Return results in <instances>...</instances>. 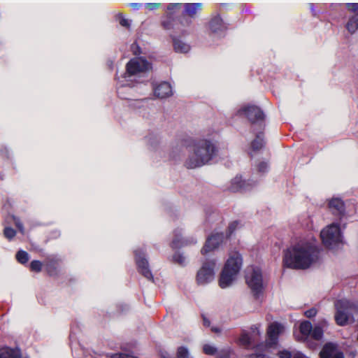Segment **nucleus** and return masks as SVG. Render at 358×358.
I'll return each instance as SVG.
<instances>
[{"label": "nucleus", "instance_id": "aec40b11", "mask_svg": "<svg viewBox=\"0 0 358 358\" xmlns=\"http://www.w3.org/2000/svg\"><path fill=\"white\" fill-rule=\"evenodd\" d=\"M248 188V183L243 181L241 176L235 177L231 182L230 189L233 192H236L240 189H246Z\"/></svg>", "mask_w": 358, "mask_h": 358}, {"label": "nucleus", "instance_id": "a18cd8bd", "mask_svg": "<svg viewBox=\"0 0 358 358\" xmlns=\"http://www.w3.org/2000/svg\"><path fill=\"white\" fill-rule=\"evenodd\" d=\"M259 328H260V326H257V325L253 326V327L251 328L252 333H253L254 334H255V335L260 336V335H261V334H262V332H261V331H260V329H259Z\"/></svg>", "mask_w": 358, "mask_h": 358}, {"label": "nucleus", "instance_id": "7c9ffc66", "mask_svg": "<svg viewBox=\"0 0 358 358\" xmlns=\"http://www.w3.org/2000/svg\"><path fill=\"white\" fill-rule=\"evenodd\" d=\"M232 350L230 348H225L220 350H217L215 358H229Z\"/></svg>", "mask_w": 358, "mask_h": 358}, {"label": "nucleus", "instance_id": "8fccbe9b", "mask_svg": "<svg viewBox=\"0 0 358 358\" xmlns=\"http://www.w3.org/2000/svg\"><path fill=\"white\" fill-rule=\"evenodd\" d=\"M161 358H170V357H169V354L167 352H164L161 353Z\"/></svg>", "mask_w": 358, "mask_h": 358}, {"label": "nucleus", "instance_id": "393cba45", "mask_svg": "<svg viewBox=\"0 0 358 358\" xmlns=\"http://www.w3.org/2000/svg\"><path fill=\"white\" fill-rule=\"evenodd\" d=\"M173 47L176 52L180 53H186L190 49V46L187 43L176 38H173Z\"/></svg>", "mask_w": 358, "mask_h": 358}, {"label": "nucleus", "instance_id": "f257e3e1", "mask_svg": "<svg viewBox=\"0 0 358 358\" xmlns=\"http://www.w3.org/2000/svg\"><path fill=\"white\" fill-rule=\"evenodd\" d=\"M316 240L311 237L299 240L285 252V265L294 269H307L319 259L320 250Z\"/></svg>", "mask_w": 358, "mask_h": 358}, {"label": "nucleus", "instance_id": "9d476101", "mask_svg": "<svg viewBox=\"0 0 358 358\" xmlns=\"http://www.w3.org/2000/svg\"><path fill=\"white\" fill-rule=\"evenodd\" d=\"M238 113L240 115H245L252 124H259L260 126L263 124L264 114L259 107L255 106H243L238 111Z\"/></svg>", "mask_w": 358, "mask_h": 358}, {"label": "nucleus", "instance_id": "0eeeda50", "mask_svg": "<svg viewBox=\"0 0 358 358\" xmlns=\"http://www.w3.org/2000/svg\"><path fill=\"white\" fill-rule=\"evenodd\" d=\"M151 69V64L143 57L133 58L127 64V71L124 73V78L130 80L132 76L146 72Z\"/></svg>", "mask_w": 358, "mask_h": 358}, {"label": "nucleus", "instance_id": "c9c22d12", "mask_svg": "<svg viewBox=\"0 0 358 358\" xmlns=\"http://www.w3.org/2000/svg\"><path fill=\"white\" fill-rule=\"evenodd\" d=\"M31 270L36 272H39L42 268V264L40 261L34 260L30 264Z\"/></svg>", "mask_w": 358, "mask_h": 358}, {"label": "nucleus", "instance_id": "473e14b6", "mask_svg": "<svg viewBox=\"0 0 358 358\" xmlns=\"http://www.w3.org/2000/svg\"><path fill=\"white\" fill-rule=\"evenodd\" d=\"M203 351L206 355L215 356L217 352V348L211 345L206 344L203 347Z\"/></svg>", "mask_w": 358, "mask_h": 358}, {"label": "nucleus", "instance_id": "cd10ccee", "mask_svg": "<svg viewBox=\"0 0 358 358\" xmlns=\"http://www.w3.org/2000/svg\"><path fill=\"white\" fill-rule=\"evenodd\" d=\"M252 341L251 336L245 331H243L241 337L238 339V343L241 345L244 346L246 348H248L251 345Z\"/></svg>", "mask_w": 358, "mask_h": 358}, {"label": "nucleus", "instance_id": "864d4df0", "mask_svg": "<svg viewBox=\"0 0 358 358\" xmlns=\"http://www.w3.org/2000/svg\"><path fill=\"white\" fill-rule=\"evenodd\" d=\"M323 323H324V325H326L327 324V321H324Z\"/></svg>", "mask_w": 358, "mask_h": 358}, {"label": "nucleus", "instance_id": "3c124183", "mask_svg": "<svg viewBox=\"0 0 358 358\" xmlns=\"http://www.w3.org/2000/svg\"><path fill=\"white\" fill-rule=\"evenodd\" d=\"M203 324L206 326H208L210 324V322L208 320H206V318H203Z\"/></svg>", "mask_w": 358, "mask_h": 358}, {"label": "nucleus", "instance_id": "f3484780", "mask_svg": "<svg viewBox=\"0 0 358 358\" xmlns=\"http://www.w3.org/2000/svg\"><path fill=\"white\" fill-rule=\"evenodd\" d=\"M209 28L213 33H221L226 30L227 26L220 16H215L209 22Z\"/></svg>", "mask_w": 358, "mask_h": 358}, {"label": "nucleus", "instance_id": "1a4fd4ad", "mask_svg": "<svg viewBox=\"0 0 358 358\" xmlns=\"http://www.w3.org/2000/svg\"><path fill=\"white\" fill-rule=\"evenodd\" d=\"M285 331V326L279 322L271 323L267 329L268 340L265 344L259 345L258 348H273L278 341V336Z\"/></svg>", "mask_w": 358, "mask_h": 358}, {"label": "nucleus", "instance_id": "58836bf2", "mask_svg": "<svg viewBox=\"0 0 358 358\" xmlns=\"http://www.w3.org/2000/svg\"><path fill=\"white\" fill-rule=\"evenodd\" d=\"M268 164L266 162H260L257 165V171L259 173H264L268 171Z\"/></svg>", "mask_w": 358, "mask_h": 358}, {"label": "nucleus", "instance_id": "6e6552de", "mask_svg": "<svg viewBox=\"0 0 358 358\" xmlns=\"http://www.w3.org/2000/svg\"><path fill=\"white\" fill-rule=\"evenodd\" d=\"M215 266L216 262L215 260L206 261L202 264L196 276L198 285H204L214 280Z\"/></svg>", "mask_w": 358, "mask_h": 358}, {"label": "nucleus", "instance_id": "4be33fe9", "mask_svg": "<svg viewBox=\"0 0 358 358\" xmlns=\"http://www.w3.org/2000/svg\"><path fill=\"white\" fill-rule=\"evenodd\" d=\"M163 27L166 30L175 29L178 25V20L171 14H168L162 22Z\"/></svg>", "mask_w": 358, "mask_h": 358}, {"label": "nucleus", "instance_id": "6ab92c4d", "mask_svg": "<svg viewBox=\"0 0 358 358\" xmlns=\"http://www.w3.org/2000/svg\"><path fill=\"white\" fill-rule=\"evenodd\" d=\"M0 358H22V357L18 349L6 347L0 348Z\"/></svg>", "mask_w": 358, "mask_h": 358}, {"label": "nucleus", "instance_id": "72a5a7b5", "mask_svg": "<svg viewBox=\"0 0 358 358\" xmlns=\"http://www.w3.org/2000/svg\"><path fill=\"white\" fill-rule=\"evenodd\" d=\"M173 260L174 262L183 266L186 264V258L180 253H176L173 256Z\"/></svg>", "mask_w": 358, "mask_h": 358}, {"label": "nucleus", "instance_id": "e433bc0d", "mask_svg": "<svg viewBox=\"0 0 358 358\" xmlns=\"http://www.w3.org/2000/svg\"><path fill=\"white\" fill-rule=\"evenodd\" d=\"M270 348H266V347H262V348H258V346L257 347V352L255 353V354H252L250 356V358H265V355L262 354V353H259L257 352L258 350H264V351L267 352L268 350Z\"/></svg>", "mask_w": 358, "mask_h": 358}, {"label": "nucleus", "instance_id": "f03ea898", "mask_svg": "<svg viewBox=\"0 0 358 358\" xmlns=\"http://www.w3.org/2000/svg\"><path fill=\"white\" fill-rule=\"evenodd\" d=\"M217 148L208 139L196 140L189 146V155L185 166L187 169L201 167L208 163L216 155Z\"/></svg>", "mask_w": 358, "mask_h": 358}, {"label": "nucleus", "instance_id": "423d86ee", "mask_svg": "<svg viewBox=\"0 0 358 358\" xmlns=\"http://www.w3.org/2000/svg\"><path fill=\"white\" fill-rule=\"evenodd\" d=\"M245 280L254 296L259 299L264 290L262 270L258 266L248 267L245 271Z\"/></svg>", "mask_w": 358, "mask_h": 358}, {"label": "nucleus", "instance_id": "f704fd0d", "mask_svg": "<svg viewBox=\"0 0 358 358\" xmlns=\"http://www.w3.org/2000/svg\"><path fill=\"white\" fill-rule=\"evenodd\" d=\"M3 234L6 238L10 240L15 236L16 232L13 229L10 227H6L4 229Z\"/></svg>", "mask_w": 358, "mask_h": 358}, {"label": "nucleus", "instance_id": "4c0bfd02", "mask_svg": "<svg viewBox=\"0 0 358 358\" xmlns=\"http://www.w3.org/2000/svg\"><path fill=\"white\" fill-rule=\"evenodd\" d=\"M345 6L350 11L358 14V3H347Z\"/></svg>", "mask_w": 358, "mask_h": 358}, {"label": "nucleus", "instance_id": "412c9836", "mask_svg": "<svg viewBox=\"0 0 358 358\" xmlns=\"http://www.w3.org/2000/svg\"><path fill=\"white\" fill-rule=\"evenodd\" d=\"M345 29L350 34H354L358 30V16L353 15L349 17L346 24Z\"/></svg>", "mask_w": 358, "mask_h": 358}, {"label": "nucleus", "instance_id": "ddd939ff", "mask_svg": "<svg viewBox=\"0 0 358 358\" xmlns=\"http://www.w3.org/2000/svg\"><path fill=\"white\" fill-rule=\"evenodd\" d=\"M320 358H344L343 352L338 345L333 343H326L320 352Z\"/></svg>", "mask_w": 358, "mask_h": 358}, {"label": "nucleus", "instance_id": "b1692460", "mask_svg": "<svg viewBox=\"0 0 358 358\" xmlns=\"http://www.w3.org/2000/svg\"><path fill=\"white\" fill-rule=\"evenodd\" d=\"M264 143L263 134L259 132L257 134L256 138L251 143L252 150L249 152L250 155H252V151L255 152L262 149L264 146Z\"/></svg>", "mask_w": 358, "mask_h": 358}, {"label": "nucleus", "instance_id": "a211bd4d", "mask_svg": "<svg viewBox=\"0 0 358 358\" xmlns=\"http://www.w3.org/2000/svg\"><path fill=\"white\" fill-rule=\"evenodd\" d=\"M202 7L201 3H186L184 4V13L190 17H194Z\"/></svg>", "mask_w": 358, "mask_h": 358}, {"label": "nucleus", "instance_id": "37998d69", "mask_svg": "<svg viewBox=\"0 0 358 358\" xmlns=\"http://www.w3.org/2000/svg\"><path fill=\"white\" fill-rule=\"evenodd\" d=\"M120 24L124 27L129 28L131 25V22L128 19H125L124 17H122L120 20Z\"/></svg>", "mask_w": 358, "mask_h": 358}, {"label": "nucleus", "instance_id": "2eb2a0df", "mask_svg": "<svg viewBox=\"0 0 358 358\" xmlns=\"http://www.w3.org/2000/svg\"><path fill=\"white\" fill-rule=\"evenodd\" d=\"M173 239L171 242V247L173 248H178L186 245L194 244L196 243V240L194 238L183 239L181 237V231L180 229H176L173 231Z\"/></svg>", "mask_w": 358, "mask_h": 358}, {"label": "nucleus", "instance_id": "7ed1b4c3", "mask_svg": "<svg viewBox=\"0 0 358 358\" xmlns=\"http://www.w3.org/2000/svg\"><path fill=\"white\" fill-rule=\"evenodd\" d=\"M242 264L243 259L238 252H233L229 255L219 279L221 288H227L232 284L241 271Z\"/></svg>", "mask_w": 358, "mask_h": 358}, {"label": "nucleus", "instance_id": "9b49d317", "mask_svg": "<svg viewBox=\"0 0 358 358\" xmlns=\"http://www.w3.org/2000/svg\"><path fill=\"white\" fill-rule=\"evenodd\" d=\"M136 262L138 271L147 279L152 280L153 275L148 266V260L144 257V252L140 250L134 251Z\"/></svg>", "mask_w": 358, "mask_h": 358}, {"label": "nucleus", "instance_id": "de8ad7c7", "mask_svg": "<svg viewBox=\"0 0 358 358\" xmlns=\"http://www.w3.org/2000/svg\"><path fill=\"white\" fill-rule=\"evenodd\" d=\"M181 4L180 3H171L169 6V8L168 9L170 10L171 8H178V7H180Z\"/></svg>", "mask_w": 358, "mask_h": 358}, {"label": "nucleus", "instance_id": "a19ab883", "mask_svg": "<svg viewBox=\"0 0 358 358\" xmlns=\"http://www.w3.org/2000/svg\"><path fill=\"white\" fill-rule=\"evenodd\" d=\"M317 310L315 308H312L304 313V315L309 318L313 317L317 315Z\"/></svg>", "mask_w": 358, "mask_h": 358}, {"label": "nucleus", "instance_id": "bb28decb", "mask_svg": "<svg viewBox=\"0 0 358 358\" xmlns=\"http://www.w3.org/2000/svg\"><path fill=\"white\" fill-rule=\"evenodd\" d=\"M278 355L280 358H306L305 355L301 352H296L292 354L288 350L280 351Z\"/></svg>", "mask_w": 358, "mask_h": 358}, {"label": "nucleus", "instance_id": "20e7f679", "mask_svg": "<svg viewBox=\"0 0 358 358\" xmlns=\"http://www.w3.org/2000/svg\"><path fill=\"white\" fill-rule=\"evenodd\" d=\"M336 313L335 320L339 326H345L354 322L353 313L356 310V305L347 299H341L335 302Z\"/></svg>", "mask_w": 358, "mask_h": 358}, {"label": "nucleus", "instance_id": "f8f14e48", "mask_svg": "<svg viewBox=\"0 0 358 358\" xmlns=\"http://www.w3.org/2000/svg\"><path fill=\"white\" fill-rule=\"evenodd\" d=\"M328 207L331 213L340 220L345 216V206L343 201L339 197H333L329 200Z\"/></svg>", "mask_w": 358, "mask_h": 358}, {"label": "nucleus", "instance_id": "09e8293b", "mask_svg": "<svg viewBox=\"0 0 358 358\" xmlns=\"http://www.w3.org/2000/svg\"><path fill=\"white\" fill-rule=\"evenodd\" d=\"M16 226L18 227V229H20V231L23 233V227H22V224L21 223H19V222H16Z\"/></svg>", "mask_w": 358, "mask_h": 358}, {"label": "nucleus", "instance_id": "5701e85b", "mask_svg": "<svg viewBox=\"0 0 358 358\" xmlns=\"http://www.w3.org/2000/svg\"><path fill=\"white\" fill-rule=\"evenodd\" d=\"M312 324L309 321H303L300 324L299 330L301 334V339H306L311 334Z\"/></svg>", "mask_w": 358, "mask_h": 358}, {"label": "nucleus", "instance_id": "c756f323", "mask_svg": "<svg viewBox=\"0 0 358 358\" xmlns=\"http://www.w3.org/2000/svg\"><path fill=\"white\" fill-rule=\"evenodd\" d=\"M17 260L21 264H25L29 260V255L27 252L24 250H20L16 254Z\"/></svg>", "mask_w": 358, "mask_h": 358}, {"label": "nucleus", "instance_id": "ea45409f", "mask_svg": "<svg viewBox=\"0 0 358 358\" xmlns=\"http://www.w3.org/2000/svg\"><path fill=\"white\" fill-rule=\"evenodd\" d=\"M159 3H146L143 7L148 10H153L157 9L159 7Z\"/></svg>", "mask_w": 358, "mask_h": 358}, {"label": "nucleus", "instance_id": "c85d7f7f", "mask_svg": "<svg viewBox=\"0 0 358 358\" xmlns=\"http://www.w3.org/2000/svg\"><path fill=\"white\" fill-rule=\"evenodd\" d=\"M323 330L320 326H315L314 328L312 329L310 336L314 339L319 341L323 337Z\"/></svg>", "mask_w": 358, "mask_h": 358}, {"label": "nucleus", "instance_id": "c03bdc74", "mask_svg": "<svg viewBox=\"0 0 358 358\" xmlns=\"http://www.w3.org/2000/svg\"><path fill=\"white\" fill-rule=\"evenodd\" d=\"M148 142L150 146H154L155 144L159 143V139L157 136L150 137L148 138Z\"/></svg>", "mask_w": 358, "mask_h": 358}, {"label": "nucleus", "instance_id": "39448f33", "mask_svg": "<svg viewBox=\"0 0 358 358\" xmlns=\"http://www.w3.org/2000/svg\"><path fill=\"white\" fill-rule=\"evenodd\" d=\"M320 237L325 247L332 249L338 246L343 239L340 224L334 222L328 224L320 231Z\"/></svg>", "mask_w": 358, "mask_h": 358}, {"label": "nucleus", "instance_id": "79ce46f5", "mask_svg": "<svg viewBox=\"0 0 358 358\" xmlns=\"http://www.w3.org/2000/svg\"><path fill=\"white\" fill-rule=\"evenodd\" d=\"M143 6L144 4L142 3H130L128 4V6L133 10H138L143 8Z\"/></svg>", "mask_w": 358, "mask_h": 358}, {"label": "nucleus", "instance_id": "4468645a", "mask_svg": "<svg viewBox=\"0 0 358 358\" xmlns=\"http://www.w3.org/2000/svg\"><path fill=\"white\" fill-rule=\"evenodd\" d=\"M224 234L222 233H216L211 235L207 239L206 244L201 249V254L206 255L209 252L213 251L219 247V245L223 242Z\"/></svg>", "mask_w": 358, "mask_h": 358}, {"label": "nucleus", "instance_id": "2f4dec72", "mask_svg": "<svg viewBox=\"0 0 358 358\" xmlns=\"http://www.w3.org/2000/svg\"><path fill=\"white\" fill-rule=\"evenodd\" d=\"M176 356L177 358H191L188 349L183 346L178 348Z\"/></svg>", "mask_w": 358, "mask_h": 358}, {"label": "nucleus", "instance_id": "49530a36", "mask_svg": "<svg viewBox=\"0 0 358 358\" xmlns=\"http://www.w3.org/2000/svg\"><path fill=\"white\" fill-rule=\"evenodd\" d=\"M238 224V222H234L230 224V225L229 227V234H232V232L236 229Z\"/></svg>", "mask_w": 358, "mask_h": 358}, {"label": "nucleus", "instance_id": "603ef678", "mask_svg": "<svg viewBox=\"0 0 358 358\" xmlns=\"http://www.w3.org/2000/svg\"><path fill=\"white\" fill-rule=\"evenodd\" d=\"M313 3H310V8H311V10H313Z\"/></svg>", "mask_w": 358, "mask_h": 358}, {"label": "nucleus", "instance_id": "a878e982", "mask_svg": "<svg viewBox=\"0 0 358 358\" xmlns=\"http://www.w3.org/2000/svg\"><path fill=\"white\" fill-rule=\"evenodd\" d=\"M94 358H135V357L130 353H117L113 355L99 354L96 355Z\"/></svg>", "mask_w": 358, "mask_h": 358}, {"label": "nucleus", "instance_id": "dca6fc26", "mask_svg": "<svg viewBox=\"0 0 358 358\" xmlns=\"http://www.w3.org/2000/svg\"><path fill=\"white\" fill-rule=\"evenodd\" d=\"M154 93L159 99L169 97L173 94L172 87L169 83L162 82L155 88Z\"/></svg>", "mask_w": 358, "mask_h": 358}]
</instances>
